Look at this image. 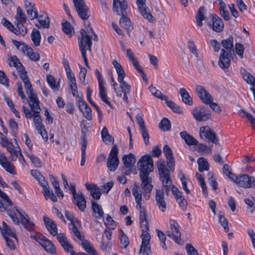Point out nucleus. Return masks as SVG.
<instances>
[{
	"label": "nucleus",
	"instance_id": "21",
	"mask_svg": "<svg viewBox=\"0 0 255 255\" xmlns=\"http://www.w3.org/2000/svg\"><path fill=\"white\" fill-rule=\"evenodd\" d=\"M0 164L6 172L12 175L16 174L14 166L7 160L3 154H0Z\"/></svg>",
	"mask_w": 255,
	"mask_h": 255
},
{
	"label": "nucleus",
	"instance_id": "51",
	"mask_svg": "<svg viewBox=\"0 0 255 255\" xmlns=\"http://www.w3.org/2000/svg\"><path fill=\"white\" fill-rule=\"evenodd\" d=\"M87 144V137L86 132L82 129L81 137V152H86Z\"/></svg>",
	"mask_w": 255,
	"mask_h": 255
},
{
	"label": "nucleus",
	"instance_id": "8",
	"mask_svg": "<svg viewBox=\"0 0 255 255\" xmlns=\"http://www.w3.org/2000/svg\"><path fill=\"white\" fill-rule=\"evenodd\" d=\"M31 237L38 242L47 253L51 255L56 253V248L53 243L45 236L42 235H38L36 236H31Z\"/></svg>",
	"mask_w": 255,
	"mask_h": 255
},
{
	"label": "nucleus",
	"instance_id": "61",
	"mask_svg": "<svg viewBox=\"0 0 255 255\" xmlns=\"http://www.w3.org/2000/svg\"><path fill=\"white\" fill-rule=\"evenodd\" d=\"M120 83V88H121V93L123 92L129 93L130 91V86L125 81L124 79L122 81L119 82Z\"/></svg>",
	"mask_w": 255,
	"mask_h": 255
},
{
	"label": "nucleus",
	"instance_id": "59",
	"mask_svg": "<svg viewBox=\"0 0 255 255\" xmlns=\"http://www.w3.org/2000/svg\"><path fill=\"white\" fill-rule=\"evenodd\" d=\"M139 130L141 131V133L142 135V136L143 137L144 143L146 145H147L149 144V135L148 133V130L147 129L146 127L142 128H140Z\"/></svg>",
	"mask_w": 255,
	"mask_h": 255
},
{
	"label": "nucleus",
	"instance_id": "56",
	"mask_svg": "<svg viewBox=\"0 0 255 255\" xmlns=\"http://www.w3.org/2000/svg\"><path fill=\"white\" fill-rule=\"evenodd\" d=\"M27 155L35 167H42V162H41V160L40 159V158L34 156L33 154H28Z\"/></svg>",
	"mask_w": 255,
	"mask_h": 255
},
{
	"label": "nucleus",
	"instance_id": "25",
	"mask_svg": "<svg viewBox=\"0 0 255 255\" xmlns=\"http://www.w3.org/2000/svg\"><path fill=\"white\" fill-rule=\"evenodd\" d=\"M28 97L29 99L28 104L31 111L35 110L41 111L37 95L35 93H32L28 95Z\"/></svg>",
	"mask_w": 255,
	"mask_h": 255
},
{
	"label": "nucleus",
	"instance_id": "40",
	"mask_svg": "<svg viewBox=\"0 0 255 255\" xmlns=\"http://www.w3.org/2000/svg\"><path fill=\"white\" fill-rule=\"evenodd\" d=\"M241 73L244 80L248 84L251 85L255 81V78L250 73L248 72L245 69L241 68Z\"/></svg>",
	"mask_w": 255,
	"mask_h": 255
},
{
	"label": "nucleus",
	"instance_id": "18",
	"mask_svg": "<svg viewBox=\"0 0 255 255\" xmlns=\"http://www.w3.org/2000/svg\"><path fill=\"white\" fill-rule=\"evenodd\" d=\"M72 202L81 211H85L86 207V202L82 192L79 191L78 194L72 198Z\"/></svg>",
	"mask_w": 255,
	"mask_h": 255
},
{
	"label": "nucleus",
	"instance_id": "9",
	"mask_svg": "<svg viewBox=\"0 0 255 255\" xmlns=\"http://www.w3.org/2000/svg\"><path fill=\"white\" fill-rule=\"evenodd\" d=\"M170 231L166 232V235L171 238L178 244H181V233L179 229L178 223L174 220L170 219L169 220Z\"/></svg>",
	"mask_w": 255,
	"mask_h": 255
},
{
	"label": "nucleus",
	"instance_id": "15",
	"mask_svg": "<svg viewBox=\"0 0 255 255\" xmlns=\"http://www.w3.org/2000/svg\"><path fill=\"white\" fill-rule=\"evenodd\" d=\"M128 4L125 0H113V11L118 15H127Z\"/></svg>",
	"mask_w": 255,
	"mask_h": 255
},
{
	"label": "nucleus",
	"instance_id": "54",
	"mask_svg": "<svg viewBox=\"0 0 255 255\" xmlns=\"http://www.w3.org/2000/svg\"><path fill=\"white\" fill-rule=\"evenodd\" d=\"M120 235V240L122 247L123 248H126L129 245V241L128 238L122 230H121Z\"/></svg>",
	"mask_w": 255,
	"mask_h": 255
},
{
	"label": "nucleus",
	"instance_id": "1",
	"mask_svg": "<svg viewBox=\"0 0 255 255\" xmlns=\"http://www.w3.org/2000/svg\"><path fill=\"white\" fill-rule=\"evenodd\" d=\"M137 166L139 170V177L141 181V187L145 193H150L152 188V178L149 173L153 171V162L150 154L142 156L137 162Z\"/></svg>",
	"mask_w": 255,
	"mask_h": 255
},
{
	"label": "nucleus",
	"instance_id": "24",
	"mask_svg": "<svg viewBox=\"0 0 255 255\" xmlns=\"http://www.w3.org/2000/svg\"><path fill=\"white\" fill-rule=\"evenodd\" d=\"M2 227H0V230L3 235V238L4 236H8L14 238L17 240V237L14 231L6 223L3 221L2 223Z\"/></svg>",
	"mask_w": 255,
	"mask_h": 255
},
{
	"label": "nucleus",
	"instance_id": "57",
	"mask_svg": "<svg viewBox=\"0 0 255 255\" xmlns=\"http://www.w3.org/2000/svg\"><path fill=\"white\" fill-rule=\"evenodd\" d=\"M24 23L21 22H16L15 23L16 26L17 27V34H15L17 35H22L23 36L25 35L27 33V30L26 27L23 25Z\"/></svg>",
	"mask_w": 255,
	"mask_h": 255
},
{
	"label": "nucleus",
	"instance_id": "17",
	"mask_svg": "<svg viewBox=\"0 0 255 255\" xmlns=\"http://www.w3.org/2000/svg\"><path fill=\"white\" fill-rule=\"evenodd\" d=\"M212 17V23H209L213 31L219 32L223 30L224 24L222 19L215 14H210Z\"/></svg>",
	"mask_w": 255,
	"mask_h": 255
},
{
	"label": "nucleus",
	"instance_id": "38",
	"mask_svg": "<svg viewBox=\"0 0 255 255\" xmlns=\"http://www.w3.org/2000/svg\"><path fill=\"white\" fill-rule=\"evenodd\" d=\"M205 11V7L203 6H200L197 11L196 15V19L197 25L199 27H201L203 25L202 21L206 20V18L204 16V12Z\"/></svg>",
	"mask_w": 255,
	"mask_h": 255
},
{
	"label": "nucleus",
	"instance_id": "12",
	"mask_svg": "<svg viewBox=\"0 0 255 255\" xmlns=\"http://www.w3.org/2000/svg\"><path fill=\"white\" fill-rule=\"evenodd\" d=\"M192 114L195 119L199 122L206 121L211 118L210 111L204 106L194 108Z\"/></svg>",
	"mask_w": 255,
	"mask_h": 255
},
{
	"label": "nucleus",
	"instance_id": "26",
	"mask_svg": "<svg viewBox=\"0 0 255 255\" xmlns=\"http://www.w3.org/2000/svg\"><path fill=\"white\" fill-rule=\"evenodd\" d=\"M92 91L89 87L87 88V98L88 102L96 109L98 113V120L101 122L103 118V113L99 107L92 100L91 95Z\"/></svg>",
	"mask_w": 255,
	"mask_h": 255
},
{
	"label": "nucleus",
	"instance_id": "43",
	"mask_svg": "<svg viewBox=\"0 0 255 255\" xmlns=\"http://www.w3.org/2000/svg\"><path fill=\"white\" fill-rule=\"evenodd\" d=\"M44 190V196L47 200L48 198L50 199L53 202H57V199L56 196L54 194L53 191L50 189L49 186H48L46 188L43 189Z\"/></svg>",
	"mask_w": 255,
	"mask_h": 255
},
{
	"label": "nucleus",
	"instance_id": "5",
	"mask_svg": "<svg viewBox=\"0 0 255 255\" xmlns=\"http://www.w3.org/2000/svg\"><path fill=\"white\" fill-rule=\"evenodd\" d=\"M195 91L198 97L204 104H209L210 107L216 113H219L221 112L220 106L216 103L213 102V97L203 86H197Z\"/></svg>",
	"mask_w": 255,
	"mask_h": 255
},
{
	"label": "nucleus",
	"instance_id": "55",
	"mask_svg": "<svg viewBox=\"0 0 255 255\" xmlns=\"http://www.w3.org/2000/svg\"><path fill=\"white\" fill-rule=\"evenodd\" d=\"M235 48L236 54L240 58L243 59L245 50L244 45L240 43H236L235 45Z\"/></svg>",
	"mask_w": 255,
	"mask_h": 255
},
{
	"label": "nucleus",
	"instance_id": "46",
	"mask_svg": "<svg viewBox=\"0 0 255 255\" xmlns=\"http://www.w3.org/2000/svg\"><path fill=\"white\" fill-rule=\"evenodd\" d=\"M159 128L163 131H168L171 128L170 121L164 118L159 124Z\"/></svg>",
	"mask_w": 255,
	"mask_h": 255
},
{
	"label": "nucleus",
	"instance_id": "64",
	"mask_svg": "<svg viewBox=\"0 0 255 255\" xmlns=\"http://www.w3.org/2000/svg\"><path fill=\"white\" fill-rule=\"evenodd\" d=\"M185 248L188 255H199L197 251L190 244H187Z\"/></svg>",
	"mask_w": 255,
	"mask_h": 255
},
{
	"label": "nucleus",
	"instance_id": "63",
	"mask_svg": "<svg viewBox=\"0 0 255 255\" xmlns=\"http://www.w3.org/2000/svg\"><path fill=\"white\" fill-rule=\"evenodd\" d=\"M240 113H242L246 115L248 120L252 125L253 128L255 130V118L253 116V115L243 110H240Z\"/></svg>",
	"mask_w": 255,
	"mask_h": 255
},
{
	"label": "nucleus",
	"instance_id": "41",
	"mask_svg": "<svg viewBox=\"0 0 255 255\" xmlns=\"http://www.w3.org/2000/svg\"><path fill=\"white\" fill-rule=\"evenodd\" d=\"M197 163L198 165V170L200 172H203L204 170L209 169V164L207 160L203 158L200 157L198 159Z\"/></svg>",
	"mask_w": 255,
	"mask_h": 255
},
{
	"label": "nucleus",
	"instance_id": "10",
	"mask_svg": "<svg viewBox=\"0 0 255 255\" xmlns=\"http://www.w3.org/2000/svg\"><path fill=\"white\" fill-rule=\"evenodd\" d=\"M74 6L80 17L87 19L90 16V10L86 6L84 0H73Z\"/></svg>",
	"mask_w": 255,
	"mask_h": 255
},
{
	"label": "nucleus",
	"instance_id": "35",
	"mask_svg": "<svg viewBox=\"0 0 255 255\" xmlns=\"http://www.w3.org/2000/svg\"><path fill=\"white\" fill-rule=\"evenodd\" d=\"M24 2V7L26 9L27 14L29 18L31 20H32V17H33L32 13L33 12L34 13V11H36L35 5L34 3L28 1L27 0H25Z\"/></svg>",
	"mask_w": 255,
	"mask_h": 255
},
{
	"label": "nucleus",
	"instance_id": "60",
	"mask_svg": "<svg viewBox=\"0 0 255 255\" xmlns=\"http://www.w3.org/2000/svg\"><path fill=\"white\" fill-rule=\"evenodd\" d=\"M219 222L221 226L224 228L225 231L226 232H229V227L228 226V221L224 216L221 214L220 215Z\"/></svg>",
	"mask_w": 255,
	"mask_h": 255
},
{
	"label": "nucleus",
	"instance_id": "27",
	"mask_svg": "<svg viewBox=\"0 0 255 255\" xmlns=\"http://www.w3.org/2000/svg\"><path fill=\"white\" fill-rule=\"evenodd\" d=\"M120 25L121 27L125 29L129 33L133 28L131 21L127 15H122L119 20Z\"/></svg>",
	"mask_w": 255,
	"mask_h": 255
},
{
	"label": "nucleus",
	"instance_id": "3",
	"mask_svg": "<svg viewBox=\"0 0 255 255\" xmlns=\"http://www.w3.org/2000/svg\"><path fill=\"white\" fill-rule=\"evenodd\" d=\"M233 40V36L230 35L227 39L222 41L223 46L227 51L226 52L224 49H222L219 56L218 64L219 66L223 69L228 68L230 65L231 60L229 53L234 51Z\"/></svg>",
	"mask_w": 255,
	"mask_h": 255
},
{
	"label": "nucleus",
	"instance_id": "53",
	"mask_svg": "<svg viewBox=\"0 0 255 255\" xmlns=\"http://www.w3.org/2000/svg\"><path fill=\"white\" fill-rule=\"evenodd\" d=\"M132 194L135 198V201L141 200L142 195L140 187L135 184L132 189Z\"/></svg>",
	"mask_w": 255,
	"mask_h": 255
},
{
	"label": "nucleus",
	"instance_id": "52",
	"mask_svg": "<svg viewBox=\"0 0 255 255\" xmlns=\"http://www.w3.org/2000/svg\"><path fill=\"white\" fill-rule=\"evenodd\" d=\"M254 201H255V197H252V200L250 198H246L244 200L247 205V210L251 213H253L255 210V204Z\"/></svg>",
	"mask_w": 255,
	"mask_h": 255
},
{
	"label": "nucleus",
	"instance_id": "36",
	"mask_svg": "<svg viewBox=\"0 0 255 255\" xmlns=\"http://www.w3.org/2000/svg\"><path fill=\"white\" fill-rule=\"evenodd\" d=\"M92 208L96 218H101L103 217L104 212L101 205L97 203L92 201Z\"/></svg>",
	"mask_w": 255,
	"mask_h": 255
},
{
	"label": "nucleus",
	"instance_id": "37",
	"mask_svg": "<svg viewBox=\"0 0 255 255\" xmlns=\"http://www.w3.org/2000/svg\"><path fill=\"white\" fill-rule=\"evenodd\" d=\"M99 95L101 99L106 104L110 107H112V104L108 100L107 93L105 88L104 86V83H100L99 84Z\"/></svg>",
	"mask_w": 255,
	"mask_h": 255
},
{
	"label": "nucleus",
	"instance_id": "2",
	"mask_svg": "<svg viewBox=\"0 0 255 255\" xmlns=\"http://www.w3.org/2000/svg\"><path fill=\"white\" fill-rule=\"evenodd\" d=\"M139 221L141 227L143 228L142 229V234L140 236L142 242L139 251V253L141 254L142 255H148L151 252L149 244L150 236L148 232L149 227L147 226L145 211L140 212Z\"/></svg>",
	"mask_w": 255,
	"mask_h": 255
},
{
	"label": "nucleus",
	"instance_id": "7",
	"mask_svg": "<svg viewBox=\"0 0 255 255\" xmlns=\"http://www.w3.org/2000/svg\"><path fill=\"white\" fill-rule=\"evenodd\" d=\"M119 150L117 145H114L109 154L107 165L108 169L111 171H115L118 168L120 160L118 156Z\"/></svg>",
	"mask_w": 255,
	"mask_h": 255
},
{
	"label": "nucleus",
	"instance_id": "13",
	"mask_svg": "<svg viewBox=\"0 0 255 255\" xmlns=\"http://www.w3.org/2000/svg\"><path fill=\"white\" fill-rule=\"evenodd\" d=\"M200 136L201 138H207L216 145L220 146L219 140L214 131L208 126L201 127L200 128Z\"/></svg>",
	"mask_w": 255,
	"mask_h": 255
},
{
	"label": "nucleus",
	"instance_id": "45",
	"mask_svg": "<svg viewBox=\"0 0 255 255\" xmlns=\"http://www.w3.org/2000/svg\"><path fill=\"white\" fill-rule=\"evenodd\" d=\"M16 22L25 23L26 17L24 13L23 12L20 7L18 6L16 8V14L15 16Z\"/></svg>",
	"mask_w": 255,
	"mask_h": 255
},
{
	"label": "nucleus",
	"instance_id": "50",
	"mask_svg": "<svg viewBox=\"0 0 255 255\" xmlns=\"http://www.w3.org/2000/svg\"><path fill=\"white\" fill-rule=\"evenodd\" d=\"M223 172L231 180H234L236 175L232 172L231 168L228 164L223 165Z\"/></svg>",
	"mask_w": 255,
	"mask_h": 255
},
{
	"label": "nucleus",
	"instance_id": "6",
	"mask_svg": "<svg viewBox=\"0 0 255 255\" xmlns=\"http://www.w3.org/2000/svg\"><path fill=\"white\" fill-rule=\"evenodd\" d=\"M240 187L249 188L255 186V177L250 176L247 174H241L235 176L232 180Z\"/></svg>",
	"mask_w": 255,
	"mask_h": 255
},
{
	"label": "nucleus",
	"instance_id": "11",
	"mask_svg": "<svg viewBox=\"0 0 255 255\" xmlns=\"http://www.w3.org/2000/svg\"><path fill=\"white\" fill-rule=\"evenodd\" d=\"M159 161H160V160L158 161L157 166L160 176V180L162 182V185L166 184L172 185V182L169 175V170L165 167L163 163H159Z\"/></svg>",
	"mask_w": 255,
	"mask_h": 255
},
{
	"label": "nucleus",
	"instance_id": "33",
	"mask_svg": "<svg viewBox=\"0 0 255 255\" xmlns=\"http://www.w3.org/2000/svg\"><path fill=\"white\" fill-rule=\"evenodd\" d=\"M137 7L140 13L144 18L149 21L152 20L153 16L150 13L149 8L146 6L145 4L137 5Z\"/></svg>",
	"mask_w": 255,
	"mask_h": 255
},
{
	"label": "nucleus",
	"instance_id": "22",
	"mask_svg": "<svg viewBox=\"0 0 255 255\" xmlns=\"http://www.w3.org/2000/svg\"><path fill=\"white\" fill-rule=\"evenodd\" d=\"M33 19L37 18L41 26L44 28H48L49 27L50 20L47 13L43 12L38 15L37 11H34Z\"/></svg>",
	"mask_w": 255,
	"mask_h": 255
},
{
	"label": "nucleus",
	"instance_id": "44",
	"mask_svg": "<svg viewBox=\"0 0 255 255\" xmlns=\"http://www.w3.org/2000/svg\"><path fill=\"white\" fill-rule=\"evenodd\" d=\"M46 81L50 88L54 91H57L59 90V84H56L55 78L51 75H48L46 76Z\"/></svg>",
	"mask_w": 255,
	"mask_h": 255
},
{
	"label": "nucleus",
	"instance_id": "31",
	"mask_svg": "<svg viewBox=\"0 0 255 255\" xmlns=\"http://www.w3.org/2000/svg\"><path fill=\"white\" fill-rule=\"evenodd\" d=\"M122 160L125 167H132L133 165L135 163L136 159L134 154L129 153L123 156Z\"/></svg>",
	"mask_w": 255,
	"mask_h": 255
},
{
	"label": "nucleus",
	"instance_id": "39",
	"mask_svg": "<svg viewBox=\"0 0 255 255\" xmlns=\"http://www.w3.org/2000/svg\"><path fill=\"white\" fill-rule=\"evenodd\" d=\"M31 38L35 46H38L40 45L41 34L39 30L35 28H33L31 32Z\"/></svg>",
	"mask_w": 255,
	"mask_h": 255
},
{
	"label": "nucleus",
	"instance_id": "62",
	"mask_svg": "<svg viewBox=\"0 0 255 255\" xmlns=\"http://www.w3.org/2000/svg\"><path fill=\"white\" fill-rule=\"evenodd\" d=\"M105 225L107 228H111V229H114L116 226L115 221L109 215L106 217Z\"/></svg>",
	"mask_w": 255,
	"mask_h": 255
},
{
	"label": "nucleus",
	"instance_id": "42",
	"mask_svg": "<svg viewBox=\"0 0 255 255\" xmlns=\"http://www.w3.org/2000/svg\"><path fill=\"white\" fill-rule=\"evenodd\" d=\"M220 13L221 16L224 20H229L230 18V16L228 11L226 10L225 3L222 1H220Z\"/></svg>",
	"mask_w": 255,
	"mask_h": 255
},
{
	"label": "nucleus",
	"instance_id": "32",
	"mask_svg": "<svg viewBox=\"0 0 255 255\" xmlns=\"http://www.w3.org/2000/svg\"><path fill=\"white\" fill-rule=\"evenodd\" d=\"M137 7L140 13L144 18L149 21L152 20L153 16L150 13L149 8L146 6L145 4L137 5Z\"/></svg>",
	"mask_w": 255,
	"mask_h": 255
},
{
	"label": "nucleus",
	"instance_id": "47",
	"mask_svg": "<svg viewBox=\"0 0 255 255\" xmlns=\"http://www.w3.org/2000/svg\"><path fill=\"white\" fill-rule=\"evenodd\" d=\"M1 23L5 27H6L9 30L13 32L14 34H17V29L15 28L12 23L7 20L5 18H2L1 20Z\"/></svg>",
	"mask_w": 255,
	"mask_h": 255
},
{
	"label": "nucleus",
	"instance_id": "49",
	"mask_svg": "<svg viewBox=\"0 0 255 255\" xmlns=\"http://www.w3.org/2000/svg\"><path fill=\"white\" fill-rule=\"evenodd\" d=\"M62 26L63 32L67 35H71L72 30H73V27L70 23V22L67 21L66 20H63L62 23Z\"/></svg>",
	"mask_w": 255,
	"mask_h": 255
},
{
	"label": "nucleus",
	"instance_id": "28",
	"mask_svg": "<svg viewBox=\"0 0 255 255\" xmlns=\"http://www.w3.org/2000/svg\"><path fill=\"white\" fill-rule=\"evenodd\" d=\"M180 135L187 145H196L198 144V141L193 136L189 134L186 131L180 132Z\"/></svg>",
	"mask_w": 255,
	"mask_h": 255
},
{
	"label": "nucleus",
	"instance_id": "4",
	"mask_svg": "<svg viewBox=\"0 0 255 255\" xmlns=\"http://www.w3.org/2000/svg\"><path fill=\"white\" fill-rule=\"evenodd\" d=\"M81 37H78V43L80 50L81 52L82 55L84 60L85 65L89 67L88 59L86 56V46L87 45L89 50H91V46L92 42L91 41V36L88 34L87 32L83 29L80 30Z\"/></svg>",
	"mask_w": 255,
	"mask_h": 255
},
{
	"label": "nucleus",
	"instance_id": "19",
	"mask_svg": "<svg viewBox=\"0 0 255 255\" xmlns=\"http://www.w3.org/2000/svg\"><path fill=\"white\" fill-rule=\"evenodd\" d=\"M163 151L166 158L167 164L169 168L172 169L175 165V160L172 149L168 145L166 144L163 146Z\"/></svg>",
	"mask_w": 255,
	"mask_h": 255
},
{
	"label": "nucleus",
	"instance_id": "58",
	"mask_svg": "<svg viewBox=\"0 0 255 255\" xmlns=\"http://www.w3.org/2000/svg\"><path fill=\"white\" fill-rule=\"evenodd\" d=\"M93 186L94 189L90 192V194L94 199L99 200L101 197L102 193L97 185H94Z\"/></svg>",
	"mask_w": 255,
	"mask_h": 255
},
{
	"label": "nucleus",
	"instance_id": "23",
	"mask_svg": "<svg viewBox=\"0 0 255 255\" xmlns=\"http://www.w3.org/2000/svg\"><path fill=\"white\" fill-rule=\"evenodd\" d=\"M43 218L45 227L49 233L53 236L58 235L57 225L54 221L45 216Z\"/></svg>",
	"mask_w": 255,
	"mask_h": 255
},
{
	"label": "nucleus",
	"instance_id": "30",
	"mask_svg": "<svg viewBox=\"0 0 255 255\" xmlns=\"http://www.w3.org/2000/svg\"><path fill=\"white\" fill-rule=\"evenodd\" d=\"M25 50V54L28 58L34 61H38L40 59V55L38 53L34 52L33 49L28 45L23 47Z\"/></svg>",
	"mask_w": 255,
	"mask_h": 255
},
{
	"label": "nucleus",
	"instance_id": "29",
	"mask_svg": "<svg viewBox=\"0 0 255 255\" xmlns=\"http://www.w3.org/2000/svg\"><path fill=\"white\" fill-rule=\"evenodd\" d=\"M112 63L118 75V82L122 81L125 76V72L122 66L116 60H114Z\"/></svg>",
	"mask_w": 255,
	"mask_h": 255
},
{
	"label": "nucleus",
	"instance_id": "48",
	"mask_svg": "<svg viewBox=\"0 0 255 255\" xmlns=\"http://www.w3.org/2000/svg\"><path fill=\"white\" fill-rule=\"evenodd\" d=\"M165 103L174 113L181 114L182 112L181 108L173 102L167 100V101H165Z\"/></svg>",
	"mask_w": 255,
	"mask_h": 255
},
{
	"label": "nucleus",
	"instance_id": "34",
	"mask_svg": "<svg viewBox=\"0 0 255 255\" xmlns=\"http://www.w3.org/2000/svg\"><path fill=\"white\" fill-rule=\"evenodd\" d=\"M179 94L182 98L183 102L185 104L191 105L192 104V99L190 96L189 93L185 88H181L179 90Z\"/></svg>",
	"mask_w": 255,
	"mask_h": 255
},
{
	"label": "nucleus",
	"instance_id": "16",
	"mask_svg": "<svg viewBox=\"0 0 255 255\" xmlns=\"http://www.w3.org/2000/svg\"><path fill=\"white\" fill-rule=\"evenodd\" d=\"M14 210H15L16 213L18 214V216L20 217V222L23 226L29 231L33 230L34 229V224L29 220L28 216L25 214V213H22L16 207H14Z\"/></svg>",
	"mask_w": 255,
	"mask_h": 255
},
{
	"label": "nucleus",
	"instance_id": "14",
	"mask_svg": "<svg viewBox=\"0 0 255 255\" xmlns=\"http://www.w3.org/2000/svg\"><path fill=\"white\" fill-rule=\"evenodd\" d=\"M74 234L79 240L82 241L81 244L83 249L89 255H98L93 246L88 240L83 239L79 230Z\"/></svg>",
	"mask_w": 255,
	"mask_h": 255
},
{
	"label": "nucleus",
	"instance_id": "20",
	"mask_svg": "<svg viewBox=\"0 0 255 255\" xmlns=\"http://www.w3.org/2000/svg\"><path fill=\"white\" fill-rule=\"evenodd\" d=\"M155 201L159 209L162 212H164L166 210V203L164 199L163 191L160 189L156 190Z\"/></svg>",
	"mask_w": 255,
	"mask_h": 255
}]
</instances>
